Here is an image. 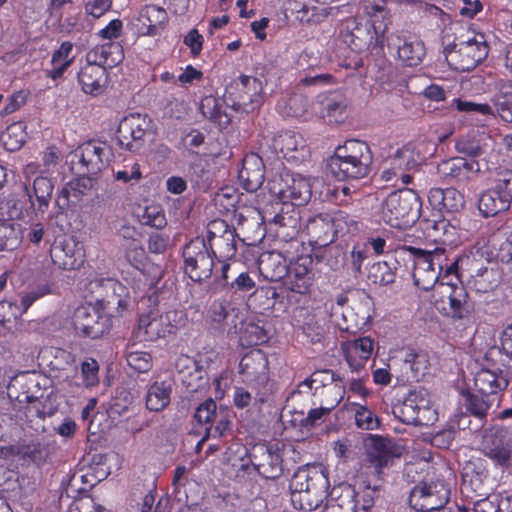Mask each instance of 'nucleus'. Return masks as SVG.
<instances>
[{
    "instance_id": "cd10ccee",
    "label": "nucleus",
    "mask_w": 512,
    "mask_h": 512,
    "mask_svg": "<svg viewBox=\"0 0 512 512\" xmlns=\"http://www.w3.org/2000/svg\"><path fill=\"white\" fill-rule=\"evenodd\" d=\"M482 171V165L478 160L464 157L450 158L438 165L441 176L462 182L475 179Z\"/></svg>"
},
{
    "instance_id": "a19ab883",
    "label": "nucleus",
    "mask_w": 512,
    "mask_h": 512,
    "mask_svg": "<svg viewBox=\"0 0 512 512\" xmlns=\"http://www.w3.org/2000/svg\"><path fill=\"white\" fill-rule=\"evenodd\" d=\"M322 106L320 116L328 118L330 122L341 123L346 117V105L340 99L334 96H327L323 99H318L311 104L312 110L316 113L317 107Z\"/></svg>"
},
{
    "instance_id": "1a4fd4ad",
    "label": "nucleus",
    "mask_w": 512,
    "mask_h": 512,
    "mask_svg": "<svg viewBox=\"0 0 512 512\" xmlns=\"http://www.w3.org/2000/svg\"><path fill=\"white\" fill-rule=\"evenodd\" d=\"M436 309L454 319H463L468 313V294L462 285L451 281H441L432 294Z\"/></svg>"
},
{
    "instance_id": "aec40b11",
    "label": "nucleus",
    "mask_w": 512,
    "mask_h": 512,
    "mask_svg": "<svg viewBox=\"0 0 512 512\" xmlns=\"http://www.w3.org/2000/svg\"><path fill=\"white\" fill-rule=\"evenodd\" d=\"M449 498V491L443 484H423L414 487L409 502L417 512H437L444 510L443 506Z\"/></svg>"
},
{
    "instance_id": "09e8293b",
    "label": "nucleus",
    "mask_w": 512,
    "mask_h": 512,
    "mask_svg": "<svg viewBox=\"0 0 512 512\" xmlns=\"http://www.w3.org/2000/svg\"><path fill=\"white\" fill-rule=\"evenodd\" d=\"M462 402L472 415L480 419L486 416L491 407L489 395L482 393L481 395H476L470 392H463Z\"/></svg>"
},
{
    "instance_id": "423d86ee",
    "label": "nucleus",
    "mask_w": 512,
    "mask_h": 512,
    "mask_svg": "<svg viewBox=\"0 0 512 512\" xmlns=\"http://www.w3.org/2000/svg\"><path fill=\"white\" fill-rule=\"evenodd\" d=\"M419 214V199L411 189L390 193L383 201L380 210V218L385 224L401 230L414 224Z\"/></svg>"
},
{
    "instance_id": "f704fd0d",
    "label": "nucleus",
    "mask_w": 512,
    "mask_h": 512,
    "mask_svg": "<svg viewBox=\"0 0 512 512\" xmlns=\"http://www.w3.org/2000/svg\"><path fill=\"white\" fill-rule=\"evenodd\" d=\"M239 178L245 190L249 192L257 190L264 181L261 160L256 156L244 159L243 167L239 172Z\"/></svg>"
},
{
    "instance_id": "e2e57ef3",
    "label": "nucleus",
    "mask_w": 512,
    "mask_h": 512,
    "mask_svg": "<svg viewBox=\"0 0 512 512\" xmlns=\"http://www.w3.org/2000/svg\"><path fill=\"white\" fill-rule=\"evenodd\" d=\"M489 144L487 142L480 141H467V140H459L456 143V149L459 153L465 154L470 157V159H475L477 157L482 156L489 149Z\"/></svg>"
},
{
    "instance_id": "bb28decb",
    "label": "nucleus",
    "mask_w": 512,
    "mask_h": 512,
    "mask_svg": "<svg viewBox=\"0 0 512 512\" xmlns=\"http://www.w3.org/2000/svg\"><path fill=\"white\" fill-rule=\"evenodd\" d=\"M93 56L96 55L88 53L87 62L78 72V83L85 94L97 96L104 92L108 77L105 67L91 60Z\"/></svg>"
},
{
    "instance_id": "338daca9",
    "label": "nucleus",
    "mask_w": 512,
    "mask_h": 512,
    "mask_svg": "<svg viewBox=\"0 0 512 512\" xmlns=\"http://www.w3.org/2000/svg\"><path fill=\"white\" fill-rule=\"evenodd\" d=\"M50 293V288L48 285H41L38 287H35L25 293L21 297V302L18 304L19 310L21 311L22 315L27 312V310L31 307V305L37 301L38 299L44 297L45 295Z\"/></svg>"
},
{
    "instance_id": "13d9d810",
    "label": "nucleus",
    "mask_w": 512,
    "mask_h": 512,
    "mask_svg": "<svg viewBox=\"0 0 512 512\" xmlns=\"http://www.w3.org/2000/svg\"><path fill=\"white\" fill-rule=\"evenodd\" d=\"M486 477L484 472H476L474 470V465L468 464L464 468V472L462 475L463 478V489L472 490L478 495H483V480Z\"/></svg>"
},
{
    "instance_id": "393cba45",
    "label": "nucleus",
    "mask_w": 512,
    "mask_h": 512,
    "mask_svg": "<svg viewBox=\"0 0 512 512\" xmlns=\"http://www.w3.org/2000/svg\"><path fill=\"white\" fill-rule=\"evenodd\" d=\"M75 156L88 173L97 174L110 162L112 151L104 142L88 141L79 146Z\"/></svg>"
},
{
    "instance_id": "a211bd4d",
    "label": "nucleus",
    "mask_w": 512,
    "mask_h": 512,
    "mask_svg": "<svg viewBox=\"0 0 512 512\" xmlns=\"http://www.w3.org/2000/svg\"><path fill=\"white\" fill-rule=\"evenodd\" d=\"M309 315L303 324L304 333L312 342H319L323 335V324L332 316L334 301L326 294L319 293L309 300Z\"/></svg>"
},
{
    "instance_id": "49530a36",
    "label": "nucleus",
    "mask_w": 512,
    "mask_h": 512,
    "mask_svg": "<svg viewBox=\"0 0 512 512\" xmlns=\"http://www.w3.org/2000/svg\"><path fill=\"white\" fill-rule=\"evenodd\" d=\"M492 101L501 119L512 123V84H503Z\"/></svg>"
},
{
    "instance_id": "4be33fe9",
    "label": "nucleus",
    "mask_w": 512,
    "mask_h": 512,
    "mask_svg": "<svg viewBox=\"0 0 512 512\" xmlns=\"http://www.w3.org/2000/svg\"><path fill=\"white\" fill-rule=\"evenodd\" d=\"M414 147L408 145L399 149L389 160V166L382 171L381 177L385 181L400 179L402 184H409L411 176L406 173L417 167L422 161Z\"/></svg>"
},
{
    "instance_id": "a878e982",
    "label": "nucleus",
    "mask_w": 512,
    "mask_h": 512,
    "mask_svg": "<svg viewBox=\"0 0 512 512\" xmlns=\"http://www.w3.org/2000/svg\"><path fill=\"white\" fill-rule=\"evenodd\" d=\"M239 373L243 381L255 386H262L268 380V359L260 349H252L240 360Z\"/></svg>"
},
{
    "instance_id": "4c0bfd02",
    "label": "nucleus",
    "mask_w": 512,
    "mask_h": 512,
    "mask_svg": "<svg viewBox=\"0 0 512 512\" xmlns=\"http://www.w3.org/2000/svg\"><path fill=\"white\" fill-rule=\"evenodd\" d=\"M172 385L169 381H154L146 393V407L150 411H161L170 403Z\"/></svg>"
},
{
    "instance_id": "9d476101",
    "label": "nucleus",
    "mask_w": 512,
    "mask_h": 512,
    "mask_svg": "<svg viewBox=\"0 0 512 512\" xmlns=\"http://www.w3.org/2000/svg\"><path fill=\"white\" fill-rule=\"evenodd\" d=\"M263 82L255 77L243 75L235 81L233 91L229 92L226 102L235 111L251 113L264 102Z\"/></svg>"
},
{
    "instance_id": "0eeeda50",
    "label": "nucleus",
    "mask_w": 512,
    "mask_h": 512,
    "mask_svg": "<svg viewBox=\"0 0 512 512\" xmlns=\"http://www.w3.org/2000/svg\"><path fill=\"white\" fill-rule=\"evenodd\" d=\"M317 182L319 181L315 178L284 171L270 180L268 186L270 193L283 203L290 201L301 206L309 202Z\"/></svg>"
},
{
    "instance_id": "4d7b16f0",
    "label": "nucleus",
    "mask_w": 512,
    "mask_h": 512,
    "mask_svg": "<svg viewBox=\"0 0 512 512\" xmlns=\"http://www.w3.org/2000/svg\"><path fill=\"white\" fill-rule=\"evenodd\" d=\"M338 378L335 377V374L331 370H319L315 371L308 379L303 381L300 387H307L309 389H314L315 392L319 388H323L324 391Z\"/></svg>"
},
{
    "instance_id": "72a5a7b5",
    "label": "nucleus",
    "mask_w": 512,
    "mask_h": 512,
    "mask_svg": "<svg viewBox=\"0 0 512 512\" xmlns=\"http://www.w3.org/2000/svg\"><path fill=\"white\" fill-rule=\"evenodd\" d=\"M478 391L485 395H494L508 386L507 375L499 369L482 368L474 377Z\"/></svg>"
},
{
    "instance_id": "f8f14e48",
    "label": "nucleus",
    "mask_w": 512,
    "mask_h": 512,
    "mask_svg": "<svg viewBox=\"0 0 512 512\" xmlns=\"http://www.w3.org/2000/svg\"><path fill=\"white\" fill-rule=\"evenodd\" d=\"M181 312L169 310L161 313L151 310L138 320L136 337L141 341H155L174 332L181 320Z\"/></svg>"
},
{
    "instance_id": "680f3d73",
    "label": "nucleus",
    "mask_w": 512,
    "mask_h": 512,
    "mask_svg": "<svg viewBox=\"0 0 512 512\" xmlns=\"http://www.w3.org/2000/svg\"><path fill=\"white\" fill-rule=\"evenodd\" d=\"M82 382L85 387H93L99 383V364L94 358H86L81 363Z\"/></svg>"
},
{
    "instance_id": "c85d7f7f",
    "label": "nucleus",
    "mask_w": 512,
    "mask_h": 512,
    "mask_svg": "<svg viewBox=\"0 0 512 512\" xmlns=\"http://www.w3.org/2000/svg\"><path fill=\"white\" fill-rule=\"evenodd\" d=\"M51 255L55 263L67 270L76 269L85 261L83 245L74 238L57 241L51 250Z\"/></svg>"
},
{
    "instance_id": "c9c22d12",
    "label": "nucleus",
    "mask_w": 512,
    "mask_h": 512,
    "mask_svg": "<svg viewBox=\"0 0 512 512\" xmlns=\"http://www.w3.org/2000/svg\"><path fill=\"white\" fill-rule=\"evenodd\" d=\"M511 202L512 201L494 187L481 194L478 208L484 217H491L508 210Z\"/></svg>"
},
{
    "instance_id": "6e6d98bb",
    "label": "nucleus",
    "mask_w": 512,
    "mask_h": 512,
    "mask_svg": "<svg viewBox=\"0 0 512 512\" xmlns=\"http://www.w3.org/2000/svg\"><path fill=\"white\" fill-rule=\"evenodd\" d=\"M211 423L213 424L207 428L208 436L218 438L226 435L231 428L230 412L227 409L220 407L218 414Z\"/></svg>"
},
{
    "instance_id": "8fccbe9b",
    "label": "nucleus",
    "mask_w": 512,
    "mask_h": 512,
    "mask_svg": "<svg viewBox=\"0 0 512 512\" xmlns=\"http://www.w3.org/2000/svg\"><path fill=\"white\" fill-rule=\"evenodd\" d=\"M235 309L224 300H216L209 309V318L218 325H231L236 327L237 322L232 318Z\"/></svg>"
},
{
    "instance_id": "f257e3e1",
    "label": "nucleus",
    "mask_w": 512,
    "mask_h": 512,
    "mask_svg": "<svg viewBox=\"0 0 512 512\" xmlns=\"http://www.w3.org/2000/svg\"><path fill=\"white\" fill-rule=\"evenodd\" d=\"M446 273L461 278L477 293L492 292L502 281V271L498 265L479 254L464 255L451 262Z\"/></svg>"
},
{
    "instance_id": "e433bc0d",
    "label": "nucleus",
    "mask_w": 512,
    "mask_h": 512,
    "mask_svg": "<svg viewBox=\"0 0 512 512\" xmlns=\"http://www.w3.org/2000/svg\"><path fill=\"white\" fill-rule=\"evenodd\" d=\"M25 188L32 206L35 205L32 200V198L35 197L37 201V211L44 214L48 209L54 188L52 181L47 177L38 176L33 181L32 189H30L28 185H26Z\"/></svg>"
},
{
    "instance_id": "2eb2a0df",
    "label": "nucleus",
    "mask_w": 512,
    "mask_h": 512,
    "mask_svg": "<svg viewBox=\"0 0 512 512\" xmlns=\"http://www.w3.org/2000/svg\"><path fill=\"white\" fill-rule=\"evenodd\" d=\"M72 324L76 333L92 339L99 338L107 333L112 320L102 308L93 305H83L75 309Z\"/></svg>"
},
{
    "instance_id": "69168bd1",
    "label": "nucleus",
    "mask_w": 512,
    "mask_h": 512,
    "mask_svg": "<svg viewBox=\"0 0 512 512\" xmlns=\"http://www.w3.org/2000/svg\"><path fill=\"white\" fill-rule=\"evenodd\" d=\"M308 108H309V101L307 98H305L302 95H294V96L290 97L288 100L286 114L288 116H292V117L307 118L309 115L314 113V111H312L310 113Z\"/></svg>"
},
{
    "instance_id": "774afa93",
    "label": "nucleus",
    "mask_w": 512,
    "mask_h": 512,
    "mask_svg": "<svg viewBox=\"0 0 512 512\" xmlns=\"http://www.w3.org/2000/svg\"><path fill=\"white\" fill-rule=\"evenodd\" d=\"M218 411L219 408H217L216 403L212 399H209L197 407L194 416L199 423L207 424L213 421L218 414Z\"/></svg>"
},
{
    "instance_id": "a18cd8bd",
    "label": "nucleus",
    "mask_w": 512,
    "mask_h": 512,
    "mask_svg": "<svg viewBox=\"0 0 512 512\" xmlns=\"http://www.w3.org/2000/svg\"><path fill=\"white\" fill-rule=\"evenodd\" d=\"M26 126L23 122L10 124L1 135V141L8 151L19 150L26 142Z\"/></svg>"
},
{
    "instance_id": "6ab92c4d",
    "label": "nucleus",
    "mask_w": 512,
    "mask_h": 512,
    "mask_svg": "<svg viewBox=\"0 0 512 512\" xmlns=\"http://www.w3.org/2000/svg\"><path fill=\"white\" fill-rule=\"evenodd\" d=\"M387 45L395 52L397 59L404 65L414 67L419 65L425 56L423 42L416 36L397 32L387 37Z\"/></svg>"
},
{
    "instance_id": "bf43d9fd",
    "label": "nucleus",
    "mask_w": 512,
    "mask_h": 512,
    "mask_svg": "<svg viewBox=\"0 0 512 512\" xmlns=\"http://www.w3.org/2000/svg\"><path fill=\"white\" fill-rule=\"evenodd\" d=\"M127 364L139 373L148 372L153 365L151 355L146 351H129L126 355Z\"/></svg>"
},
{
    "instance_id": "dca6fc26",
    "label": "nucleus",
    "mask_w": 512,
    "mask_h": 512,
    "mask_svg": "<svg viewBox=\"0 0 512 512\" xmlns=\"http://www.w3.org/2000/svg\"><path fill=\"white\" fill-rule=\"evenodd\" d=\"M394 413L407 424H427L433 419L430 394L425 389L411 391L404 401L398 405Z\"/></svg>"
},
{
    "instance_id": "de8ad7c7",
    "label": "nucleus",
    "mask_w": 512,
    "mask_h": 512,
    "mask_svg": "<svg viewBox=\"0 0 512 512\" xmlns=\"http://www.w3.org/2000/svg\"><path fill=\"white\" fill-rule=\"evenodd\" d=\"M72 50L73 44L71 42H63L59 49L53 53L52 70L50 71V76L53 79L60 77L72 63L74 58L71 56Z\"/></svg>"
},
{
    "instance_id": "412c9836",
    "label": "nucleus",
    "mask_w": 512,
    "mask_h": 512,
    "mask_svg": "<svg viewBox=\"0 0 512 512\" xmlns=\"http://www.w3.org/2000/svg\"><path fill=\"white\" fill-rule=\"evenodd\" d=\"M150 119L139 113L125 116L117 129V141L120 147L135 152L142 146L143 137L149 127Z\"/></svg>"
},
{
    "instance_id": "f03ea898",
    "label": "nucleus",
    "mask_w": 512,
    "mask_h": 512,
    "mask_svg": "<svg viewBox=\"0 0 512 512\" xmlns=\"http://www.w3.org/2000/svg\"><path fill=\"white\" fill-rule=\"evenodd\" d=\"M372 161V151L367 143L348 140L336 148L329 165L339 179H361L368 175Z\"/></svg>"
},
{
    "instance_id": "ddd939ff",
    "label": "nucleus",
    "mask_w": 512,
    "mask_h": 512,
    "mask_svg": "<svg viewBox=\"0 0 512 512\" xmlns=\"http://www.w3.org/2000/svg\"><path fill=\"white\" fill-rule=\"evenodd\" d=\"M90 290L102 310L109 312L116 306L118 314L125 311L130 303L128 288L114 278H98L90 282Z\"/></svg>"
},
{
    "instance_id": "c756f323",
    "label": "nucleus",
    "mask_w": 512,
    "mask_h": 512,
    "mask_svg": "<svg viewBox=\"0 0 512 512\" xmlns=\"http://www.w3.org/2000/svg\"><path fill=\"white\" fill-rule=\"evenodd\" d=\"M273 146L288 161L299 162L306 158L309 150L305 139L299 133L286 131L278 134L273 140Z\"/></svg>"
},
{
    "instance_id": "0e129e2a",
    "label": "nucleus",
    "mask_w": 512,
    "mask_h": 512,
    "mask_svg": "<svg viewBox=\"0 0 512 512\" xmlns=\"http://www.w3.org/2000/svg\"><path fill=\"white\" fill-rule=\"evenodd\" d=\"M141 222L157 229H161L166 225V218L162 209L157 205L147 206L141 216Z\"/></svg>"
},
{
    "instance_id": "2f4dec72",
    "label": "nucleus",
    "mask_w": 512,
    "mask_h": 512,
    "mask_svg": "<svg viewBox=\"0 0 512 512\" xmlns=\"http://www.w3.org/2000/svg\"><path fill=\"white\" fill-rule=\"evenodd\" d=\"M374 350V342L368 337H360L342 344V351L349 367L359 371L365 367Z\"/></svg>"
},
{
    "instance_id": "7ed1b4c3",
    "label": "nucleus",
    "mask_w": 512,
    "mask_h": 512,
    "mask_svg": "<svg viewBox=\"0 0 512 512\" xmlns=\"http://www.w3.org/2000/svg\"><path fill=\"white\" fill-rule=\"evenodd\" d=\"M291 501L304 511L317 509L326 498L328 479L316 467L299 468L290 482Z\"/></svg>"
},
{
    "instance_id": "4468645a",
    "label": "nucleus",
    "mask_w": 512,
    "mask_h": 512,
    "mask_svg": "<svg viewBox=\"0 0 512 512\" xmlns=\"http://www.w3.org/2000/svg\"><path fill=\"white\" fill-rule=\"evenodd\" d=\"M350 223L355 225V222L350 220L348 216L341 211H337L333 214L319 213L309 218L305 229L311 241L320 246H325L334 241L336 234L342 232L345 225L348 230H350Z\"/></svg>"
},
{
    "instance_id": "5701e85b",
    "label": "nucleus",
    "mask_w": 512,
    "mask_h": 512,
    "mask_svg": "<svg viewBox=\"0 0 512 512\" xmlns=\"http://www.w3.org/2000/svg\"><path fill=\"white\" fill-rule=\"evenodd\" d=\"M168 13L158 5L149 4L141 7L132 25L139 36H157L168 24Z\"/></svg>"
},
{
    "instance_id": "6e6552de",
    "label": "nucleus",
    "mask_w": 512,
    "mask_h": 512,
    "mask_svg": "<svg viewBox=\"0 0 512 512\" xmlns=\"http://www.w3.org/2000/svg\"><path fill=\"white\" fill-rule=\"evenodd\" d=\"M281 258L280 254L271 253L267 260H262V264H267V261L278 263L275 271L270 276L271 279L281 278L287 272V286L291 291L298 294L309 293L315 280L313 259L310 256L298 257L287 271L286 265L281 264Z\"/></svg>"
},
{
    "instance_id": "864d4df0",
    "label": "nucleus",
    "mask_w": 512,
    "mask_h": 512,
    "mask_svg": "<svg viewBox=\"0 0 512 512\" xmlns=\"http://www.w3.org/2000/svg\"><path fill=\"white\" fill-rule=\"evenodd\" d=\"M369 279L379 285H388L395 281V268L388 262L374 263L369 270Z\"/></svg>"
},
{
    "instance_id": "b1692460",
    "label": "nucleus",
    "mask_w": 512,
    "mask_h": 512,
    "mask_svg": "<svg viewBox=\"0 0 512 512\" xmlns=\"http://www.w3.org/2000/svg\"><path fill=\"white\" fill-rule=\"evenodd\" d=\"M367 456L374 465L377 473L401 457L404 448L388 438L372 436L366 442Z\"/></svg>"
},
{
    "instance_id": "58836bf2",
    "label": "nucleus",
    "mask_w": 512,
    "mask_h": 512,
    "mask_svg": "<svg viewBox=\"0 0 512 512\" xmlns=\"http://www.w3.org/2000/svg\"><path fill=\"white\" fill-rule=\"evenodd\" d=\"M371 35H373V31L365 33V31L359 27L357 20L354 18L347 19L345 21L344 28L341 30V38L343 42L353 50H360L365 44H377L375 40H370Z\"/></svg>"
},
{
    "instance_id": "39448f33",
    "label": "nucleus",
    "mask_w": 512,
    "mask_h": 512,
    "mask_svg": "<svg viewBox=\"0 0 512 512\" xmlns=\"http://www.w3.org/2000/svg\"><path fill=\"white\" fill-rule=\"evenodd\" d=\"M486 36L481 32L467 31L453 45L444 49L448 65L454 70L469 71L488 55Z\"/></svg>"
},
{
    "instance_id": "ea45409f",
    "label": "nucleus",
    "mask_w": 512,
    "mask_h": 512,
    "mask_svg": "<svg viewBox=\"0 0 512 512\" xmlns=\"http://www.w3.org/2000/svg\"><path fill=\"white\" fill-rule=\"evenodd\" d=\"M127 259L128 261L138 270H140L143 274L149 273L151 274L150 284H153L162 277L163 271L160 266L145 263L146 255L145 250L142 246L133 242L131 244L130 249L127 251Z\"/></svg>"
},
{
    "instance_id": "20e7f679",
    "label": "nucleus",
    "mask_w": 512,
    "mask_h": 512,
    "mask_svg": "<svg viewBox=\"0 0 512 512\" xmlns=\"http://www.w3.org/2000/svg\"><path fill=\"white\" fill-rule=\"evenodd\" d=\"M405 250L413 258L412 277L414 284L422 290L433 288L437 281L442 277V271H445L443 278L449 277L446 268L447 264L446 250L442 246L430 248L406 247Z\"/></svg>"
},
{
    "instance_id": "9b49d317",
    "label": "nucleus",
    "mask_w": 512,
    "mask_h": 512,
    "mask_svg": "<svg viewBox=\"0 0 512 512\" xmlns=\"http://www.w3.org/2000/svg\"><path fill=\"white\" fill-rule=\"evenodd\" d=\"M215 252L203 238L191 240L183 249L184 270L193 281L210 278L214 267Z\"/></svg>"
},
{
    "instance_id": "603ef678",
    "label": "nucleus",
    "mask_w": 512,
    "mask_h": 512,
    "mask_svg": "<svg viewBox=\"0 0 512 512\" xmlns=\"http://www.w3.org/2000/svg\"><path fill=\"white\" fill-rule=\"evenodd\" d=\"M200 109L205 117L218 123L220 126L227 125L230 122L229 117L221 111L219 101L213 96L203 98Z\"/></svg>"
},
{
    "instance_id": "79ce46f5",
    "label": "nucleus",
    "mask_w": 512,
    "mask_h": 512,
    "mask_svg": "<svg viewBox=\"0 0 512 512\" xmlns=\"http://www.w3.org/2000/svg\"><path fill=\"white\" fill-rule=\"evenodd\" d=\"M54 361L52 362L53 369L58 370L62 375H56V377H62L63 382L68 386L72 385V378L77 373V366L75 356L67 350L56 348L53 351Z\"/></svg>"
},
{
    "instance_id": "7c9ffc66",
    "label": "nucleus",
    "mask_w": 512,
    "mask_h": 512,
    "mask_svg": "<svg viewBox=\"0 0 512 512\" xmlns=\"http://www.w3.org/2000/svg\"><path fill=\"white\" fill-rule=\"evenodd\" d=\"M209 246L219 250L221 257L230 258L236 253L234 232L225 221L214 220L208 224Z\"/></svg>"
},
{
    "instance_id": "37998d69",
    "label": "nucleus",
    "mask_w": 512,
    "mask_h": 512,
    "mask_svg": "<svg viewBox=\"0 0 512 512\" xmlns=\"http://www.w3.org/2000/svg\"><path fill=\"white\" fill-rule=\"evenodd\" d=\"M346 410L352 412L355 424L363 430H375L379 427V419L366 405L356 402H348Z\"/></svg>"
},
{
    "instance_id": "5fc2aeb1",
    "label": "nucleus",
    "mask_w": 512,
    "mask_h": 512,
    "mask_svg": "<svg viewBox=\"0 0 512 512\" xmlns=\"http://www.w3.org/2000/svg\"><path fill=\"white\" fill-rule=\"evenodd\" d=\"M454 106L459 112L466 113L470 116L481 115V116H494L493 108L487 103H477L461 98L454 99L452 101Z\"/></svg>"
},
{
    "instance_id": "052dcab7",
    "label": "nucleus",
    "mask_w": 512,
    "mask_h": 512,
    "mask_svg": "<svg viewBox=\"0 0 512 512\" xmlns=\"http://www.w3.org/2000/svg\"><path fill=\"white\" fill-rule=\"evenodd\" d=\"M495 188L512 201V169L499 167L494 174Z\"/></svg>"
},
{
    "instance_id": "3c124183",
    "label": "nucleus",
    "mask_w": 512,
    "mask_h": 512,
    "mask_svg": "<svg viewBox=\"0 0 512 512\" xmlns=\"http://www.w3.org/2000/svg\"><path fill=\"white\" fill-rule=\"evenodd\" d=\"M430 197L438 200L444 208L451 211H457L464 205L463 196L454 188L431 190Z\"/></svg>"
},
{
    "instance_id": "473e14b6",
    "label": "nucleus",
    "mask_w": 512,
    "mask_h": 512,
    "mask_svg": "<svg viewBox=\"0 0 512 512\" xmlns=\"http://www.w3.org/2000/svg\"><path fill=\"white\" fill-rule=\"evenodd\" d=\"M363 8L366 15L370 18V25L373 30L370 40L382 43L390 25V17L385 7V0H363Z\"/></svg>"
},
{
    "instance_id": "c03bdc74",
    "label": "nucleus",
    "mask_w": 512,
    "mask_h": 512,
    "mask_svg": "<svg viewBox=\"0 0 512 512\" xmlns=\"http://www.w3.org/2000/svg\"><path fill=\"white\" fill-rule=\"evenodd\" d=\"M22 316L18 304L0 301V330L5 333H14L18 329V319Z\"/></svg>"
},
{
    "instance_id": "f3484780",
    "label": "nucleus",
    "mask_w": 512,
    "mask_h": 512,
    "mask_svg": "<svg viewBox=\"0 0 512 512\" xmlns=\"http://www.w3.org/2000/svg\"><path fill=\"white\" fill-rule=\"evenodd\" d=\"M483 453L496 465L507 468L512 464V439L508 430L492 427L485 431Z\"/></svg>"
}]
</instances>
